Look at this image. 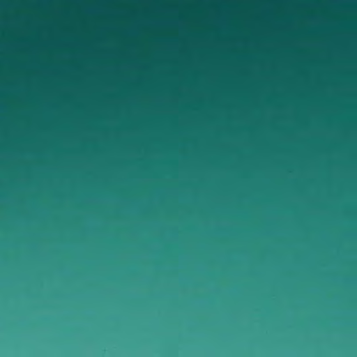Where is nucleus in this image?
Returning a JSON list of instances; mask_svg holds the SVG:
<instances>
[{
  "label": "nucleus",
  "instance_id": "1",
  "mask_svg": "<svg viewBox=\"0 0 357 357\" xmlns=\"http://www.w3.org/2000/svg\"><path fill=\"white\" fill-rule=\"evenodd\" d=\"M83 181H89V0H83Z\"/></svg>",
  "mask_w": 357,
  "mask_h": 357
},
{
  "label": "nucleus",
  "instance_id": "2",
  "mask_svg": "<svg viewBox=\"0 0 357 357\" xmlns=\"http://www.w3.org/2000/svg\"><path fill=\"white\" fill-rule=\"evenodd\" d=\"M92 11V3H91V12ZM92 44V30L91 29V45ZM92 50V47H91V50ZM92 63V56H91V63ZM92 73L91 72V74Z\"/></svg>",
  "mask_w": 357,
  "mask_h": 357
},
{
  "label": "nucleus",
  "instance_id": "3",
  "mask_svg": "<svg viewBox=\"0 0 357 357\" xmlns=\"http://www.w3.org/2000/svg\"><path fill=\"white\" fill-rule=\"evenodd\" d=\"M90 146H91V149L92 148V141L91 140Z\"/></svg>",
  "mask_w": 357,
  "mask_h": 357
}]
</instances>
